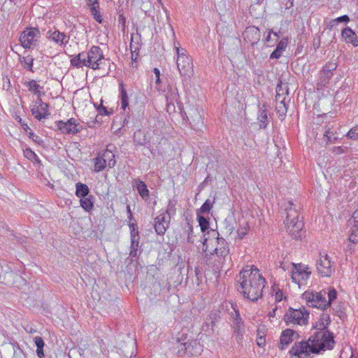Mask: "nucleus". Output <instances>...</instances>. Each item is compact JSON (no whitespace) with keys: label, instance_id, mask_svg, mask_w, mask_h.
<instances>
[{"label":"nucleus","instance_id":"1","mask_svg":"<svg viewBox=\"0 0 358 358\" xmlns=\"http://www.w3.org/2000/svg\"><path fill=\"white\" fill-rule=\"evenodd\" d=\"M333 336L327 331H317L307 340L296 341L289 351L291 358H313L334 346Z\"/></svg>","mask_w":358,"mask_h":358},{"label":"nucleus","instance_id":"2","mask_svg":"<svg viewBox=\"0 0 358 358\" xmlns=\"http://www.w3.org/2000/svg\"><path fill=\"white\" fill-rule=\"evenodd\" d=\"M238 282V290L245 298L256 301L262 297L266 280L254 266H247L241 272Z\"/></svg>","mask_w":358,"mask_h":358},{"label":"nucleus","instance_id":"3","mask_svg":"<svg viewBox=\"0 0 358 358\" xmlns=\"http://www.w3.org/2000/svg\"><path fill=\"white\" fill-rule=\"evenodd\" d=\"M104 59L102 50L93 45L88 52H82L71 59V64L78 69L87 66L94 70L99 69Z\"/></svg>","mask_w":358,"mask_h":358},{"label":"nucleus","instance_id":"4","mask_svg":"<svg viewBox=\"0 0 358 358\" xmlns=\"http://www.w3.org/2000/svg\"><path fill=\"white\" fill-rule=\"evenodd\" d=\"M284 211L286 214L285 224L287 232L294 238H300L303 223L302 220H299V213L296 205L293 201H289L284 204Z\"/></svg>","mask_w":358,"mask_h":358},{"label":"nucleus","instance_id":"5","mask_svg":"<svg viewBox=\"0 0 358 358\" xmlns=\"http://www.w3.org/2000/svg\"><path fill=\"white\" fill-rule=\"evenodd\" d=\"M203 250L208 255H214L224 258L229 255V249L227 243L223 238H216L213 240L205 238L203 242Z\"/></svg>","mask_w":358,"mask_h":358},{"label":"nucleus","instance_id":"6","mask_svg":"<svg viewBox=\"0 0 358 358\" xmlns=\"http://www.w3.org/2000/svg\"><path fill=\"white\" fill-rule=\"evenodd\" d=\"M175 49L178 56L177 67L180 76L183 77L185 80H189L194 74L192 59L187 55V52L185 49H180L176 43Z\"/></svg>","mask_w":358,"mask_h":358},{"label":"nucleus","instance_id":"7","mask_svg":"<svg viewBox=\"0 0 358 358\" xmlns=\"http://www.w3.org/2000/svg\"><path fill=\"white\" fill-rule=\"evenodd\" d=\"M308 317L309 313L303 306L299 309L289 308L285 315L284 320L287 324L303 325L307 324Z\"/></svg>","mask_w":358,"mask_h":358},{"label":"nucleus","instance_id":"8","mask_svg":"<svg viewBox=\"0 0 358 358\" xmlns=\"http://www.w3.org/2000/svg\"><path fill=\"white\" fill-rule=\"evenodd\" d=\"M41 33L38 29L28 27L24 30L20 36V42L24 49H34L38 45Z\"/></svg>","mask_w":358,"mask_h":358},{"label":"nucleus","instance_id":"9","mask_svg":"<svg viewBox=\"0 0 358 358\" xmlns=\"http://www.w3.org/2000/svg\"><path fill=\"white\" fill-rule=\"evenodd\" d=\"M326 296L327 292L325 290L320 292L306 291L303 294L302 297L306 301L308 306L326 309L328 308Z\"/></svg>","mask_w":358,"mask_h":358},{"label":"nucleus","instance_id":"10","mask_svg":"<svg viewBox=\"0 0 358 358\" xmlns=\"http://www.w3.org/2000/svg\"><path fill=\"white\" fill-rule=\"evenodd\" d=\"M183 336L181 338H178L179 345L178 346V354L179 356H183L187 355L188 356H196L201 354L202 352V346L200 343L196 340H192L188 342H181Z\"/></svg>","mask_w":358,"mask_h":358},{"label":"nucleus","instance_id":"11","mask_svg":"<svg viewBox=\"0 0 358 358\" xmlns=\"http://www.w3.org/2000/svg\"><path fill=\"white\" fill-rule=\"evenodd\" d=\"M291 278L293 282L299 287L306 285L311 272L308 271L307 266L301 264H292Z\"/></svg>","mask_w":358,"mask_h":358},{"label":"nucleus","instance_id":"12","mask_svg":"<svg viewBox=\"0 0 358 358\" xmlns=\"http://www.w3.org/2000/svg\"><path fill=\"white\" fill-rule=\"evenodd\" d=\"M317 269L323 277H329L334 271V268L327 254L320 253V259L317 262Z\"/></svg>","mask_w":358,"mask_h":358},{"label":"nucleus","instance_id":"13","mask_svg":"<svg viewBox=\"0 0 358 358\" xmlns=\"http://www.w3.org/2000/svg\"><path fill=\"white\" fill-rule=\"evenodd\" d=\"M58 129L63 134H77L82 129L80 124L77 123L76 120L73 118L69 119L67 122L58 121L57 122Z\"/></svg>","mask_w":358,"mask_h":358},{"label":"nucleus","instance_id":"14","mask_svg":"<svg viewBox=\"0 0 358 358\" xmlns=\"http://www.w3.org/2000/svg\"><path fill=\"white\" fill-rule=\"evenodd\" d=\"M171 218L166 214H160L154 220V228L156 233L159 236H163L169 227Z\"/></svg>","mask_w":358,"mask_h":358},{"label":"nucleus","instance_id":"15","mask_svg":"<svg viewBox=\"0 0 358 358\" xmlns=\"http://www.w3.org/2000/svg\"><path fill=\"white\" fill-rule=\"evenodd\" d=\"M299 338V334L292 329H287L282 331L278 348L280 350H284L285 347L289 345L294 340Z\"/></svg>","mask_w":358,"mask_h":358},{"label":"nucleus","instance_id":"16","mask_svg":"<svg viewBox=\"0 0 358 358\" xmlns=\"http://www.w3.org/2000/svg\"><path fill=\"white\" fill-rule=\"evenodd\" d=\"M244 40L250 43L251 45H254L258 43L260 39L261 33L259 29L255 27H248L245 29L243 34Z\"/></svg>","mask_w":358,"mask_h":358},{"label":"nucleus","instance_id":"17","mask_svg":"<svg viewBox=\"0 0 358 358\" xmlns=\"http://www.w3.org/2000/svg\"><path fill=\"white\" fill-rule=\"evenodd\" d=\"M45 36L50 41H54L57 44H66L69 42V37L64 33L60 32L56 29L48 30Z\"/></svg>","mask_w":358,"mask_h":358},{"label":"nucleus","instance_id":"18","mask_svg":"<svg viewBox=\"0 0 358 358\" xmlns=\"http://www.w3.org/2000/svg\"><path fill=\"white\" fill-rule=\"evenodd\" d=\"M341 36L346 43H352L355 47L358 45V37L351 28L347 27L343 29Z\"/></svg>","mask_w":358,"mask_h":358},{"label":"nucleus","instance_id":"19","mask_svg":"<svg viewBox=\"0 0 358 358\" xmlns=\"http://www.w3.org/2000/svg\"><path fill=\"white\" fill-rule=\"evenodd\" d=\"M133 186L135 187L141 198L144 200H148L150 196V192L145 185V183L137 178L134 180Z\"/></svg>","mask_w":358,"mask_h":358},{"label":"nucleus","instance_id":"20","mask_svg":"<svg viewBox=\"0 0 358 358\" xmlns=\"http://www.w3.org/2000/svg\"><path fill=\"white\" fill-rule=\"evenodd\" d=\"M267 106L264 103L259 107L258 112V120L260 122V129H265L268 124Z\"/></svg>","mask_w":358,"mask_h":358},{"label":"nucleus","instance_id":"21","mask_svg":"<svg viewBox=\"0 0 358 358\" xmlns=\"http://www.w3.org/2000/svg\"><path fill=\"white\" fill-rule=\"evenodd\" d=\"M99 154L109 168H113L115 165V155L110 150L106 149Z\"/></svg>","mask_w":358,"mask_h":358},{"label":"nucleus","instance_id":"22","mask_svg":"<svg viewBox=\"0 0 358 358\" xmlns=\"http://www.w3.org/2000/svg\"><path fill=\"white\" fill-rule=\"evenodd\" d=\"M80 206L87 212H90L94 208V196L89 195L88 196L80 199Z\"/></svg>","mask_w":358,"mask_h":358},{"label":"nucleus","instance_id":"23","mask_svg":"<svg viewBox=\"0 0 358 358\" xmlns=\"http://www.w3.org/2000/svg\"><path fill=\"white\" fill-rule=\"evenodd\" d=\"M134 142L140 145L146 144L148 142V139L145 131L138 129L134 133Z\"/></svg>","mask_w":358,"mask_h":358},{"label":"nucleus","instance_id":"24","mask_svg":"<svg viewBox=\"0 0 358 358\" xmlns=\"http://www.w3.org/2000/svg\"><path fill=\"white\" fill-rule=\"evenodd\" d=\"M90 189L85 184L78 182L76 184V195L79 198L88 196Z\"/></svg>","mask_w":358,"mask_h":358},{"label":"nucleus","instance_id":"25","mask_svg":"<svg viewBox=\"0 0 358 358\" xmlns=\"http://www.w3.org/2000/svg\"><path fill=\"white\" fill-rule=\"evenodd\" d=\"M140 237L131 238V246L129 256L132 258H136L138 257L140 252H138Z\"/></svg>","mask_w":358,"mask_h":358},{"label":"nucleus","instance_id":"26","mask_svg":"<svg viewBox=\"0 0 358 358\" xmlns=\"http://www.w3.org/2000/svg\"><path fill=\"white\" fill-rule=\"evenodd\" d=\"M120 98L121 101V108L125 110L129 106V97L123 83L120 84Z\"/></svg>","mask_w":358,"mask_h":358},{"label":"nucleus","instance_id":"27","mask_svg":"<svg viewBox=\"0 0 358 358\" xmlns=\"http://www.w3.org/2000/svg\"><path fill=\"white\" fill-rule=\"evenodd\" d=\"M88 4L90 6V11L94 20L99 23H101L102 17L99 11V3L97 0L94 1L91 4Z\"/></svg>","mask_w":358,"mask_h":358},{"label":"nucleus","instance_id":"28","mask_svg":"<svg viewBox=\"0 0 358 358\" xmlns=\"http://www.w3.org/2000/svg\"><path fill=\"white\" fill-rule=\"evenodd\" d=\"M107 166L105 161L99 153L98 156L94 159V172H100L103 170Z\"/></svg>","mask_w":358,"mask_h":358},{"label":"nucleus","instance_id":"29","mask_svg":"<svg viewBox=\"0 0 358 358\" xmlns=\"http://www.w3.org/2000/svg\"><path fill=\"white\" fill-rule=\"evenodd\" d=\"M34 342L36 345V354L39 358H44L45 355L43 352V347L45 343L41 337L36 336L34 338Z\"/></svg>","mask_w":358,"mask_h":358},{"label":"nucleus","instance_id":"30","mask_svg":"<svg viewBox=\"0 0 358 358\" xmlns=\"http://www.w3.org/2000/svg\"><path fill=\"white\" fill-rule=\"evenodd\" d=\"M275 110L277 113L279 115V117L281 120H283L286 116L287 108L285 104V98L280 101V103H278L275 107Z\"/></svg>","mask_w":358,"mask_h":358},{"label":"nucleus","instance_id":"31","mask_svg":"<svg viewBox=\"0 0 358 358\" xmlns=\"http://www.w3.org/2000/svg\"><path fill=\"white\" fill-rule=\"evenodd\" d=\"M230 315V320H231L232 324L231 326H237V325H242L243 324V322L242 320V318L240 315V313L238 310L236 308H233V311H231L229 313Z\"/></svg>","mask_w":358,"mask_h":358},{"label":"nucleus","instance_id":"32","mask_svg":"<svg viewBox=\"0 0 358 358\" xmlns=\"http://www.w3.org/2000/svg\"><path fill=\"white\" fill-rule=\"evenodd\" d=\"M24 85L28 87L29 92L35 94H40V90L42 89V87L38 85L36 81L34 80L26 82Z\"/></svg>","mask_w":358,"mask_h":358},{"label":"nucleus","instance_id":"33","mask_svg":"<svg viewBox=\"0 0 358 358\" xmlns=\"http://www.w3.org/2000/svg\"><path fill=\"white\" fill-rule=\"evenodd\" d=\"M31 114L38 120L46 119L50 115H46L44 111H41L40 107L33 106L31 108Z\"/></svg>","mask_w":358,"mask_h":358},{"label":"nucleus","instance_id":"34","mask_svg":"<svg viewBox=\"0 0 358 358\" xmlns=\"http://www.w3.org/2000/svg\"><path fill=\"white\" fill-rule=\"evenodd\" d=\"M20 62L22 65L27 69L29 71L33 72V64H34V58L30 56L23 57L20 59Z\"/></svg>","mask_w":358,"mask_h":358},{"label":"nucleus","instance_id":"35","mask_svg":"<svg viewBox=\"0 0 358 358\" xmlns=\"http://www.w3.org/2000/svg\"><path fill=\"white\" fill-rule=\"evenodd\" d=\"M215 203V199L211 201L210 199H207L206 201L203 203V205L201 206V208L199 209V212L200 213H208L211 208H213V206Z\"/></svg>","mask_w":358,"mask_h":358},{"label":"nucleus","instance_id":"36","mask_svg":"<svg viewBox=\"0 0 358 358\" xmlns=\"http://www.w3.org/2000/svg\"><path fill=\"white\" fill-rule=\"evenodd\" d=\"M176 201L170 199L169 201V203H168V206L165 210V213H163L162 214H166V215H169V217L171 218V215H174L176 214Z\"/></svg>","mask_w":358,"mask_h":358},{"label":"nucleus","instance_id":"37","mask_svg":"<svg viewBox=\"0 0 358 358\" xmlns=\"http://www.w3.org/2000/svg\"><path fill=\"white\" fill-rule=\"evenodd\" d=\"M24 156L31 162L40 163L41 161L36 154L30 148H26L24 150Z\"/></svg>","mask_w":358,"mask_h":358},{"label":"nucleus","instance_id":"38","mask_svg":"<svg viewBox=\"0 0 358 358\" xmlns=\"http://www.w3.org/2000/svg\"><path fill=\"white\" fill-rule=\"evenodd\" d=\"M197 217L199 226L201 227V230L203 232H205L206 230L209 229V222L208 219L203 216L199 215V213H197Z\"/></svg>","mask_w":358,"mask_h":358},{"label":"nucleus","instance_id":"39","mask_svg":"<svg viewBox=\"0 0 358 358\" xmlns=\"http://www.w3.org/2000/svg\"><path fill=\"white\" fill-rule=\"evenodd\" d=\"M34 106L40 107L41 111H44L46 115H50L49 112V106L44 103L42 99L38 97Z\"/></svg>","mask_w":358,"mask_h":358},{"label":"nucleus","instance_id":"40","mask_svg":"<svg viewBox=\"0 0 358 358\" xmlns=\"http://www.w3.org/2000/svg\"><path fill=\"white\" fill-rule=\"evenodd\" d=\"M276 92H280L282 96L287 95L289 93V88L287 83H283L280 81L276 87Z\"/></svg>","mask_w":358,"mask_h":358},{"label":"nucleus","instance_id":"41","mask_svg":"<svg viewBox=\"0 0 358 358\" xmlns=\"http://www.w3.org/2000/svg\"><path fill=\"white\" fill-rule=\"evenodd\" d=\"M324 136L325 138H327V142L330 143H335L338 138V137L332 131H331L329 128L325 130Z\"/></svg>","mask_w":358,"mask_h":358},{"label":"nucleus","instance_id":"42","mask_svg":"<svg viewBox=\"0 0 358 358\" xmlns=\"http://www.w3.org/2000/svg\"><path fill=\"white\" fill-rule=\"evenodd\" d=\"M333 73L325 71L324 69L320 73V82L323 84L327 83L331 78Z\"/></svg>","mask_w":358,"mask_h":358},{"label":"nucleus","instance_id":"43","mask_svg":"<svg viewBox=\"0 0 358 358\" xmlns=\"http://www.w3.org/2000/svg\"><path fill=\"white\" fill-rule=\"evenodd\" d=\"M327 295L328 297L327 302L328 303V307H329L331 303L336 299L337 293L334 289H330L328 292H327Z\"/></svg>","mask_w":358,"mask_h":358},{"label":"nucleus","instance_id":"44","mask_svg":"<svg viewBox=\"0 0 358 358\" xmlns=\"http://www.w3.org/2000/svg\"><path fill=\"white\" fill-rule=\"evenodd\" d=\"M272 289L275 301H281L283 298L282 292L276 286H273Z\"/></svg>","mask_w":358,"mask_h":358},{"label":"nucleus","instance_id":"45","mask_svg":"<svg viewBox=\"0 0 358 358\" xmlns=\"http://www.w3.org/2000/svg\"><path fill=\"white\" fill-rule=\"evenodd\" d=\"M347 137L352 140L358 139V126L352 128L346 134Z\"/></svg>","mask_w":358,"mask_h":358},{"label":"nucleus","instance_id":"46","mask_svg":"<svg viewBox=\"0 0 358 358\" xmlns=\"http://www.w3.org/2000/svg\"><path fill=\"white\" fill-rule=\"evenodd\" d=\"M348 242L352 244H357L358 242V229L352 230L348 237Z\"/></svg>","mask_w":358,"mask_h":358},{"label":"nucleus","instance_id":"47","mask_svg":"<svg viewBox=\"0 0 358 358\" xmlns=\"http://www.w3.org/2000/svg\"><path fill=\"white\" fill-rule=\"evenodd\" d=\"M28 135L29 138H31L38 145H41L42 143H43V139L38 135L35 134L34 133L29 132Z\"/></svg>","mask_w":358,"mask_h":358},{"label":"nucleus","instance_id":"48","mask_svg":"<svg viewBox=\"0 0 358 358\" xmlns=\"http://www.w3.org/2000/svg\"><path fill=\"white\" fill-rule=\"evenodd\" d=\"M153 73L155 75V77H152V80H155L156 85H159L161 83V79H160V71L157 68H155L153 69Z\"/></svg>","mask_w":358,"mask_h":358},{"label":"nucleus","instance_id":"49","mask_svg":"<svg viewBox=\"0 0 358 358\" xmlns=\"http://www.w3.org/2000/svg\"><path fill=\"white\" fill-rule=\"evenodd\" d=\"M287 45V40L286 38H282L277 44L276 48L283 52L285 50Z\"/></svg>","mask_w":358,"mask_h":358},{"label":"nucleus","instance_id":"50","mask_svg":"<svg viewBox=\"0 0 358 358\" xmlns=\"http://www.w3.org/2000/svg\"><path fill=\"white\" fill-rule=\"evenodd\" d=\"M17 350L14 348L13 358H26L22 350H21L19 346H17Z\"/></svg>","mask_w":358,"mask_h":358},{"label":"nucleus","instance_id":"51","mask_svg":"<svg viewBox=\"0 0 358 358\" xmlns=\"http://www.w3.org/2000/svg\"><path fill=\"white\" fill-rule=\"evenodd\" d=\"M257 345L260 348H263L266 345V339L264 336L259 335V333L257 334Z\"/></svg>","mask_w":358,"mask_h":358},{"label":"nucleus","instance_id":"52","mask_svg":"<svg viewBox=\"0 0 358 358\" xmlns=\"http://www.w3.org/2000/svg\"><path fill=\"white\" fill-rule=\"evenodd\" d=\"M347 150V148H343L341 146H336L332 148V153L334 155H341L344 153Z\"/></svg>","mask_w":358,"mask_h":358},{"label":"nucleus","instance_id":"53","mask_svg":"<svg viewBox=\"0 0 358 358\" xmlns=\"http://www.w3.org/2000/svg\"><path fill=\"white\" fill-rule=\"evenodd\" d=\"M337 67V65L336 63L334 62H329L327 63L323 69H325V71L333 72Z\"/></svg>","mask_w":358,"mask_h":358},{"label":"nucleus","instance_id":"54","mask_svg":"<svg viewBox=\"0 0 358 358\" xmlns=\"http://www.w3.org/2000/svg\"><path fill=\"white\" fill-rule=\"evenodd\" d=\"M352 220L353 222V227L358 229V209L354 211L352 215Z\"/></svg>","mask_w":358,"mask_h":358},{"label":"nucleus","instance_id":"55","mask_svg":"<svg viewBox=\"0 0 358 358\" xmlns=\"http://www.w3.org/2000/svg\"><path fill=\"white\" fill-rule=\"evenodd\" d=\"M233 334H239L241 332H244L245 327L244 324L242 325H237V326H233Z\"/></svg>","mask_w":358,"mask_h":358},{"label":"nucleus","instance_id":"56","mask_svg":"<svg viewBox=\"0 0 358 358\" xmlns=\"http://www.w3.org/2000/svg\"><path fill=\"white\" fill-rule=\"evenodd\" d=\"M282 51L275 48V50L271 54V59H278L281 57Z\"/></svg>","mask_w":358,"mask_h":358},{"label":"nucleus","instance_id":"57","mask_svg":"<svg viewBox=\"0 0 358 358\" xmlns=\"http://www.w3.org/2000/svg\"><path fill=\"white\" fill-rule=\"evenodd\" d=\"M334 21L337 22H348L350 21V18L347 15H342L341 17H337Z\"/></svg>","mask_w":358,"mask_h":358},{"label":"nucleus","instance_id":"58","mask_svg":"<svg viewBox=\"0 0 358 358\" xmlns=\"http://www.w3.org/2000/svg\"><path fill=\"white\" fill-rule=\"evenodd\" d=\"M166 109H167V111H171V110H175V106H174V103H173V100L169 101L168 97H167Z\"/></svg>","mask_w":358,"mask_h":358},{"label":"nucleus","instance_id":"59","mask_svg":"<svg viewBox=\"0 0 358 358\" xmlns=\"http://www.w3.org/2000/svg\"><path fill=\"white\" fill-rule=\"evenodd\" d=\"M234 336L238 343H241L242 342L243 338V332H241L239 334H234Z\"/></svg>","mask_w":358,"mask_h":358},{"label":"nucleus","instance_id":"60","mask_svg":"<svg viewBox=\"0 0 358 358\" xmlns=\"http://www.w3.org/2000/svg\"><path fill=\"white\" fill-rule=\"evenodd\" d=\"M98 110H99V114H101L102 115H107L109 114V113L107 110V108L103 106H101V107L98 108Z\"/></svg>","mask_w":358,"mask_h":358},{"label":"nucleus","instance_id":"61","mask_svg":"<svg viewBox=\"0 0 358 358\" xmlns=\"http://www.w3.org/2000/svg\"><path fill=\"white\" fill-rule=\"evenodd\" d=\"M130 236H131V238L140 237L139 236L138 229L137 228V229H136L134 231H130Z\"/></svg>","mask_w":358,"mask_h":358},{"label":"nucleus","instance_id":"62","mask_svg":"<svg viewBox=\"0 0 358 358\" xmlns=\"http://www.w3.org/2000/svg\"><path fill=\"white\" fill-rule=\"evenodd\" d=\"M283 98L285 99V96L281 95L280 92H276L275 100L277 101V103H280V101L282 100Z\"/></svg>","mask_w":358,"mask_h":358},{"label":"nucleus","instance_id":"63","mask_svg":"<svg viewBox=\"0 0 358 358\" xmlns=\"http://www.w3.org/2000/svg\"><path fill=\"white\" fill-rule=\"evenodd\" d=\"M193 231V229L192 227H189V234H188V236H187V241L188 243H192L193 241L192 240V235H191V233Z\"/></svg>","mask_w":358,"mask_h":358},{"label":"nucleus","instance_id":"64","mask_svg":"<svg viewBox=\"0 0 358 358\" xmlns=\"http://www.w3.org/2000/svg\"><path fill=\"white\" fill-rule=\"evenodd\" d=\"M355 245V244H352L349 242V243L347 245L346 251H349L351 253L352 252V250H354Z\"/></svg>","mask_w":358,"mask_h":358}]
</instances>
